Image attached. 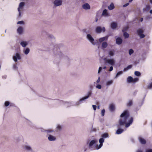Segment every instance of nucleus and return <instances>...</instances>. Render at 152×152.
Wrapping results in <instances>:
<instances>
[{"label": "nucleus", "mask_w": 152, "mask_h": 152, "mask_svg": "<svg viewBox=\"0 0 152 152\" xmlns=\"http://www.w3.org/2000/svg\"><path fill=\"white\" fill-rule=\"evenodd\" d=\"M18 10L19 12L18 16L19 17H20L21 16V10H20L19 9H18Z\"/></svg>", "instance_id": "nucleus-44"}, {"label": "nucleus", "mask_w": 152, "mask_h": 152, "mask_svg": "<svg viewBox=\"0 0 152 152\" xmlns=\"http://www.w3.org/2000/svg\"><path fill=\"white\" fill-rule=\"evenodd\" d=\"M108 137V134L107 133H104L102 135V137L103 138H107Z\"/></svg>", "instance_id": "nucleus-33"}, {"label": "nucleus", "mask_w": 152, "mask_h": 152, "mask_svg": "<svg viewBox=\"0 0 152 152\" xmlns=\"http://www.w3.org/2000/svg\"><path fill=\"white\" fill-rule=\"evenodd\" d=\"M83 8L86 10H89L90 9V6L88 4L85 3L82 5Z\"/></svg>", "instance_id": "nucleus-13"}, {"label": "nucleus", "mask_w": 152, "mask_h": 152, "mask_svg": "<svg viewBox=\"0 0 152 152\" xmlns=\"http://www.w3.org/2000/svg\"><path fill=\"white\" fill-rule=\"evenodd\" d=\"M102 70V67H99V69L98 71V73L99 74L101 72Z\"/></svg>", "instance_id": "nucleus-49"}, {"label": "nucleus", "mask_w": 152, "mask_h": 152, "mask_svg": "<svg viewBox=\"0 0 152 152\" xmlns=\"http://www.w3.org/2000/svg\"><path fill=\"white\" fill-rule=\"evenodd\" d=\"M115 52L114 49L110 50L108 51L109 55L110 57L113 56L115 55Z\"/></svg>", "instance_id": "nucleus-18"}, {"label": "nucleus", "mask_w": 152, "mask_h": 152, "mask_svg": "<svg viewBox=\"0 0 152 152\" xmlns=\"http://www.w3.org/2000/svg\"><path fill=\"white\" fill-rule=\"evenodd\" d=\"M129 116V114L128 111L127 110H125L123 113H122L120 117L121 118L119 121L118 125L119 126H124L125 124V127L126 128L129 127L130 125L132 123L133 121V118L132 117L130 119L128 123H126L127 120Z\"/></svg>", "instance_id": "nucleus-1"}, {"label": "nucleus", "mask_w": 152, "mask_h": 152, "mask_svg": "<svg viewBox=\"0 0 152 152\" xmlns=\"http://www.w3.org/2000/svg\"><path fill=\"white\" fill-rule=\"evenodd\" d=\"M62 4V0H55L53 2L54 7H56L61 6Z\"/></svg>", "instance_id": "nucleus-6"}, {"label": "nucleus", "mask_w": 152, "mask_h": 152, "mask_svg": "<svg viewBox=\"0 0 152 152\" xmlns=\"http://www.w3.org/2000/svg\"><path fill=\"white\" fill-rule=\"evenodd\" d=\"M138 140L140 143L142 144H145L146 143V140L141 137H138Z\"/></svg>", "instance_id": "nucleus-16"}, {"label": "nucleus", "mask_w": 152, "mask_h": 152, "mask_svg": "<svg viewBox=\"0 0 152 152\" xmlns=\"http://www.w3.org/2000/svg\"><path fill=\"white\" fill-rule=\"evenodd\" d=\"M134 53V50H133L132 49H131L129 50V55H131L132 53Z\"/></svg>", "instance_id": "nucleus-40"}, {"label": "nucleus", "mask_w": 152, "mask_h": 152, "mask_svg": "<svg viewBox=\"0 0 152 152\" xmlns=\"http://www.w3.org/2000/svg\"><path fill=\"white\" fill-rule=\"evenodd\" d=\"M103 144L102 143H100V144L99 146H97L96 147V149H99L102 146Z\"/></svg>", "instance_id": "nucleus-42"}, {"label": "nucleus", "mask_w": 152, "mask_h": 152, "mask_svg": "<svg viewBox=\"0 0 152 152\" xmlns=\"http://www.w3.org/2000/svg\"><path fill=\"white\" fill-rule=\"evenodd\" d=\"M123 73V72L122 71H120L118 72H117L116 75L115 77V78H117L118 76L119 75L122 74Z\"/></svg>", "instance_id": "nucleus-35"}, {"label": "nucleus", "mask_w": 152, "mask_h": 152, "mask_svg": "<svg viewBox=\"0 0 152 152\" xmlns=\"http://www.w3.org/2000/svg\"><path fill=\"white\" fill-rule=\"evenodd\" d=\"M62 126H61L59 124L57 125L56 128V131L57 132L58 131H60L62 129Z\"/></svg>", "instance_id": "nucleus-27"}, {"label": "nucleus", "mask_w": 152, "mask_h": 152, "mask_svg": "<svg viewBox=\"0 0 152 152\" xmlns=\"http://www.w3.org/2000/svg\"><path fill=\"white\" fill-rule=\"evenodd\" d=\"M92 107H93V109L94 110H96V105H92Z\"/></svg>", "instance_id": "nucleus-53"}, {"label": "nucleus", "mask_w": 152, "mask_h": 152, "mask_svg": "<svg viewBox=\"0 0 152 152\" xmlns=\"http://www.w3.org/2000/svg\"><path fill=\"white\" fill-rule=\"evenodd\" d=\"M117 23L115 22H113L111 23V28L113 29H115L117 26Z\"/></svg>", "instance_id": "nucleus-19"}, {"label": "nucleus", "mask_w": 152, "mask_h": 152, "mask_svg": "<svg viewBox=\"0 0 152 152\" xmlns=\"http://www.w3.org/2000/svg\"><path fill=\"white\" fill-rule=\"evenodd\" d=\"M132 104V100H130L129 102L127 103V105L128 106H131Z\"/></svg>", "instance_id": "nucleus-38"}, {"label": "nucleus", "mask_w": 152, "mask_h": 152, "mask_svg": "<svg viewBox=\"0 0 152 152\" xmlns=\"http://www.w3.org/2000/svg\"><path fill=\"white\" fill-rule=\"evenodd\" d=\"M138 80V78H134V79H133L132 82L135 83V82H136Z\"/></svg>", "instance_id": "nucleus-51"}, {"label": "nucleus", "mask_w": 152, "mask_h": 152, "mask_svg": "<svg viewBox=\"0 0 152 152\" xmlns=\"http://www.w3.org/2000/svg\"><path fill=\"white\" fill-rule=\"evenodd\" d=\"M149 12L151 14H152V10H150Z\"/></svg>", "instance_id": "nucleus-63"}, {"label": "nucleus", "mask_w": 152, "mask_h": 152, "mask_svg": "<svg viewBox=\"0 0 152 152\" xmlns=\"http://www.w3.org/2000/svg\"><path fill=\"white\" fill-rule=\"evenodd\" d=\"M23 31V28L22 27L19 26L17 29V32L19 35L22 34Z\"/></svg>", "instance_id": "nucleus-14"}, {"label": "nucleus", "mask_w": 152, "mask_h": 152, "mask_svg": "<svg viewBox=\"0 0 152 152\" xmlns=\"http://www.w3.org/2000/svg\"><path fill=\"white\" fill-rule=\"evenodd\" d=\"M108 9L110 10H112L115 8L114 4L113 3H111L110 5L108 6Z\"/></svg>", "instance_id": "nucleus-28"}, {"label": "nucleus", "mask_w": 152, "mask_h": 152, "mask_svg": "<svg viewBox=\"0 0 152 152\" xmlns=\"http://www.w3.org/2000/svg\"><path fill=\"white\" fill-rule=\"evenodd\" d=\"M140 37V38H142L145 37V35L144 34H141L139 35Z\"/></svg>", "instance_id": "nucleus-50"}, {"label": "nucleus", "mask_w": 152, "mask_h": 152, "mask_svg": "<svg viewBox=\"0 0 152 152\" xmlns=\"http://www.w3.org/2000/svg\"><path fill=\"white\" fill-rule=\"evenodd\" d=\"M24 24V23L23 21H18L17 23V24H20L23 25V24Z\"/></svg>", "instance_id": "nucleus-43"}, {"label": "nucleus", "mask_w": 152, "mask_h": 152, "mask_svg": "<svg viewBox=\"0 0 152 152\" xmlns=\"http://www.w3.org/2000/svg\"><path fill=\"white\" fill-rule=\"evenodd\" d=\"M47 36L48 38L51 39H55V37L52 34H47Z\"/></svg>", "instance_id": "nucleus-30"}, {"label": "nucleus", "mask_w": 152, "mask_h": 152, "mask_svg": "<svg viewBox=\"0 0 152 152\" xmlns=\"http://www.w3.org/2000/svg\"><path fill=\"white\" fill-rule=\"evenodd\" d=\"M128 29V27H125L122 30L123 32H125Z\"/></svg>", "instance_id": "nucleus-54"}, {"label": "nucleus", "mask_w": 152, "mask_h": 152, "mask_svg": "<svg viewBox=\"0 0 152 152\" xmlns=\"http://www.w3.org/2000/svg\"><path fill=\"white\" fill-rule=\"evenodd\" d=\"M96 142V141L95 140H91L89 143L88 148L89 149L92 150L93 149V145L95 144Z\"/></svg>", "instance_id": "nucleus-9"}, {"label": "nucleus", "mask_w": 152, "mask_h": 152, "mask_svg": "<svg viewBox=\"0 0 152 152\" xmlns=\"http://www.w3.org/2000/svg\"><path fill=\"white\" fill-rule=\"evenodd\" d=\"M108 38V36H106L105 37L101 38L99 39V41L100 42H102L105 40V39H107Z\"/></svg>", "instance_id": "nucleus-24"}, {"label": "nucleus", "mask_w": 152, "mask_h": 152, "mask_svg": "<svg viewBox=\"0 0 152 152\" xmlns=\"http://www.w3.org/2000/svg\"><path fill=\"white\" fill-rule=\"evenodd\" d=\"M108 46V44L106 42H104L102 43V48H105Z\"/></svg>", "instance_id": "nucleus-25"}, {"label": "nucleus", "mask_w": 152, "mask_h": 152, "mask_svg": "<svg viewBox=\"0 0 152 152\" xmlns=\"http://www.w3.org/2000/svg\"><path fill=\"white\" fill-rule=\"evenodd\" d=\"M124 131V130L123 129L119 128L117 130L116 133L118 134H120L122 133Z\"/></svg>", "instance_id": "nucleus-26"}, {"label": "nucleus", "mask_w": 152, "mask_h": 152, "mask_svg": "<svg viewBox=\"0 0 152 152\" xmlns=\"http://www.w3.org/2000/svg\"><path fill=\"white\" fill-rule=\"evenodd\" d=\"M20 44L22 47L25 48L28 45V42L27 41H22Z\"/></svg>", "instance_id": "nucleus-11"}, {"label": "nucleus", "mask_w": 152, "mask_h": 152, "mask_svg": "<svg viewBox=\"0 0 152 152\" xmlns=\"http://www.w3.org/2000/svg\"><path fill=\"white\" fill-rule=\"evenodd\" d=\"M54 54L55 56H57L60 58L62 59L67 62H70L71 60L70 58L61 52L59 48L54 49Z\"/></svg>", "instance_id": "nucleus-2"}, {"label": "nucleus", "mask_w": 152, "mask_h": 152, "mask_svg": "<svg viewBox=\"0 0 152 152\" xmlns=\"http://www.w3.org/2000/svg\"><path fill=\"white\" fill-rule=\"evenodd\" d=\"M10 104V102L8 101H6L4 103V105L6 107L8 106Z\"/></svg>", "instance_id": "nucleus-46"}, {"label": "nucleus", "mask_w": 152, "mask_h": 152, "mask_svg": "<svg viewBox=\"0 0 152 152\" xmlns=\"http://www.w3.org/2000/svg\"><path fill=\"white\" fill-rule=\"evenodd\" d=\"M124 36L125 38H127L129 37V34L126 32H124Z\"/></svg>", "instance_id": "nucleus-36"}, {"label": "nucleus", "mask_w": 152, "mask_h": 152, "mask_svg": "<svg viewBox=\"0 0 152 152\" xmlns=\"http://www.w3.org/2000/svg\"><path fill=\"white\" fill-rule=\"evenodd\" d=\"M145 152H152V149H147L146 150Z\"/></svg>", "instance_id": "nucleus-55"}, {"label": "nucleus", "mask_w": 152, "mask_h": 152, "mask_svg": "<svg viewBox=\"0 0 152 152\" xmlns=\"http://www.w3.org/2000/svg\"><path fill=\"white\" fill-rule=\"evenodd\" d=\"M134 74L135 75L137 76H140L141 75L140 73L138 71H135L134 72Z\"/></svg>", "instance_id": "nucleus-37"}, {"label": "nucleus", "mask_w": 152, "mask_h": 152, "mask_svg": "<svg viewBox=\"0 0 152 152\" xmlns=\"http://www.w3.org/2000/svg\"><path fill=\"white\" fill-rule=\"evenodd\" d=\"M48 139L49 141H54L56 140V137L50 134L49 133H48Z\"/></svg>", "instance_id": "nucleus-10"}, {"label": "nucleus", "mask_w": 152, "mask_h": 152, "mask_svg": "<svg viewBox=\"0 0 152 152\" xmlns=\"http://www.w3.org/2000/svg\"><path fill=\"white\" fill-rule=\"evenodd\" d=\"M25 5V3L24 2H22L20 3L19 4V7L18 9H23V6Z\"/></svg>", "instance_id": "nucleus-23"}, {"label": "nucleus", "mask_w": 152, "mask_h": 152, "mask_svg": "<svg viewBox=\"0 0 152 152\" xmlns=\"http://www.w3.org/2000/svg\"><path fill=\"white\" fill-rule=\"evenodd\" d=\"M136 152H142V150L140 149H138L136 151Z\"/></svg>", "instance_id": "nucleus-59"}, {"label": "nucleus", "mask_w": 152, "mask_h": 152, "mask_svg": "<svg viewBox=\"0 0 152 152\" xmlns=\"http://www.w3.org/2000/svg\"><path fill=\"white\" fill-rule=\"evenodd\" d=\"M122 42V39L120 37H118L116 39V43L118 45H121Z\"/></svg>", "instance_id": "nucleus-17"}, {"label": "nucleus", "mask_w": 152, "mask_h": 152, "mask_svg": "<svg viewBox=\"0 0 152 152\" xmlns=\"http://www.w3.org/2000/svg\"><path fill=\"white\" fill-rule=\"evenodd\" d=\"M13 68L14 69L16 70L17 69L18 67L16 64H14L13 65Z\"/></svg>", "instance_id": "nucleus-47"}, {"label": "nucleus", "mask_w": 152, "mask_h": 152, "mask_svg": "<svg viewBox=\"0 0 152 152\" xmlns=\"http://www.w3.org/2000/svg\"><path fill=\"white\" fill-rule=\"evenodd\" d=\"M100 80V77H98V79L96 81V83H99V82Z\"/></svg>", "instance_id": "nucleus-56"}, {"label": "nucleus", "mask_w": 152, "mask_h": 152, "mask_svg": "<svg viewBox=\"0 0 152 152\" xmlns=\"http://www.w3.org/2000/svg\"><path fill=\"white\" fill-rule=\"evenodd\" d=\"M102 15L105 17H107L109 15V13L107 12V10L106 9H104L103 10Z\"/></svg>", "instance_id": "nucleus-21"}, {"label": "nucleus", "mask_w": 152, "mask_h": 152, "mask_svg": "<svg viewBox=\"0 0 152 152\" xmlns=\"http://www.w3.org/2000/svg\"><path fill=\"white\" fill-rule=\"evenodd\" d=\"M129 3H126L125 4H124V5H123V7H126V6H128L129 5Z\"/></svg>", "instance_id": "nucleus-58"}, {"label": "nucleus", "mask_w": 152, "mask_h": 152, "mask_svg": "<svg viewBox=\"0 0 152 152\" xmlns=\"http://www.w3.org/2000/svg\"><path fill=\"white\" fill-rule=\"evenodd\" d=\"M92 94V91H88L86 95L80 99L78 101L76 102L75 105L77 106L79 105L80 104L82 103L83 101H84L86 99L88 98Z\"/></svg>", "instance_id": "nucleus-3"}, {"label": "nucleus", "mask_w": 152, "mask_h": 152, "mask_svg": "<svg viewBox=\"0 0 152 152\" xmlns=\"http://www.w3.org/2000/svg\"><path fill=\"white\" fill-rule=\"evenodd\" d=\"M105 110L104 109L102 110L101 111V115L102 116H103L104 115Z\"/></svg>", "instance_id": "nucleus-45"}, {"label": "nucleus", "mask_w": 152, "mask_h": 152, "mask_svg": "<svg viewBox=\"0 0 152 152\" xmlns=\"http://www.w3.org/2000/svg\"><path fill=\"white\" fill-rule=\"evenodd\" d=\"M30 51V49L28 48H26L23 50V52L26 55H28Z\"/></svg>", "instance_id": "nucleus-22"}, {"label": "nucleus", "mask_w": 152, "mask_h": 152, "mask_svg": "<svg viewBox=\"0 0 152 152\" xmlns=\"http://www.w3.org/2000/svg\"><path fill=\"white\" fill-rule=\"evenodd\" d=\"M113 67L112 66L110 67L109 71L110 72L111 71L113 70Z\"/></svg>", "instance_id": "nucleus-57"}, {"label": "nucleus", "mask_w": 152, "mask_h": 152, "mask_svg": "<svg viewBox=\"0 0 152 152\" xmlns=\"http://www.w3.org/2000/svg\"><path fill=\"white\" fill-rule=\"evenodd\" d=\"M6 75H4L2 76V77L3 79H5L6 78Z\"/></svg>", "instance_id": "nucleus-60"}, {"label": "nucleus", "mask_w": 152, "mask_h": 152, "mask_svg": "<svg viewBox=\"0 0 152 152\" xmlns=\"http://www.w3.org/2000/svg\"><path fill=\"white\" fill-rule=\"evenodd\" d=\"M65 104L66 106L68 107L72 105V103L69 102H65Z\"/></svg>", "instance_id": "nucleus-39"}, {"label": "nucleus", "mask_w": 152, "mask_h": 152, "mask_svg": "<svg viewBox=\"0 0 152 152\" xmlns=\"http://www.w3.org/2000/svg\"><path fill=\"white\" fill-rule=\"evenodd\" d=\"M24 148L27 151L29 152L32 151L31 147L29 145H26L24 146Z\"/></svg>", "instance_id": "nucleus-15"}, {"label": "nucleus", "mask_w": 152, "mask_h": 152, "mask_svg": "<svg viewBox=\"0 0 152 152\" xmlns=\"http://www.w3.org/2000/svg\"><path fill=\"white\" fill-rule=\"evenodd\" d=\"M12 58L13 59L15 62L18 61V59L20 60L21 59L20 54L19 53H16L15 55L13 56Z\"/></svg>", "instance_id": "nucleus-8"}, {"label": "nucleus", "mask_w": 152, "mask_h": 152, "mask_svg": "<svg viewBox=\"0 0 152 152\" xmlns=\"http://www.w3.org/2000/svg\"><path fill=\"white\" fill-rule=\"evenodd\" d=\"M41 131L42 132H47L48 133H48H52V132H54V131L52 129H48L47 130H45L44 129H41Z\"/></svg>", "instance_id": "nucleus-12"}, {"label": "nucleus", "mask_w": 152, "mask_h": 152, "mask_svg": "<svg viewBox=\"0 0 152 152\" xmlns=\"http://www.w3.org/2000/svg\"><path fill=\"white\" fill-rule=\"evenodd\" d=\"M84 32L86 33V39L89 42L93 45H95L96 42L94 41V39L92 37L91 35L89 33V31L86 29L84 30Z\"/></svg>", "instance_id": "nucleus-4"}, {"label": "nucleus", "mask_w": 152, "mask_h": 152, "mask_svg": "<svg viewBox=\"0 0 152 152\" xmlns=\"http://www.w3.org/2000/svg\"><path fill=\"white\" fill-rule=\"evenodd\" d=\"M104 141V139L102 137L100 138L99 140V142L100 143H102Z\"/></svg>", "instance_id": "nucleus-41"}, {"label": "nucleus", "mask_w": 152, "mask_h": 152, "mask_svg": "<svg viewBox=\"0 0 152 152\" xmlns=\"http://www.w3.org/2000/svg\"><path fill=\"white\" fill-rule=\"evenodd\" d=\"M103 121H104V120H103V119H101L100 120V121L101 122H103Z\"/></svg>", "instance_id": "nucleus-62"}, {"label": "nucleus", "mask_w": 152, "mask_h": 152, "mask_svg": "<svg viewBox=\"0 0 152 152\" xmlns=\"http://www.w3.org/2000/svg\"><path fill=\"white\" fill-rule=\"evenodd\" d=\"M104 60L105 65H110L111 66H113L115 64V61L113 59H107L106 58H104Z\"/></svg>", "instance_id": "nucleus-5"}, {"label": "nucleus", "mask_w": 152, "mask_h": 152, "mask_svg": "<svg viewBox=\"0 0 152 152\" xmlns=\"http://www.w3.org/2000/svg\"><path fill=\"white\" fill-rule=\"evenodd\" d=\"M58 102H59L60 103H63V102L62 101H60V100H58Z\"/></svg>", "instance_id": "nucleus-64"}, {"label": "nucleus", "mask_w": 152, "mask_h": 152, "mask_svg": "<svg viewBox=\"0 0 152 152\" xmlns=\"http://www.w3.org/2000/svg\"><path fill=\"white\" fill-rule=\"evenodd\" d=\"M132 67V66L131 65H129L127 67L125 68L124 69L123 71L124 72L126 71L129 69L131 68Z\"/></svg>", "instance_id": "nucleus-31"}, {"label": "nucleus", "mask_w": 152, "mask_h": 152, "mask_svg": "<svg viewBox=\"0 0 152 152\" xmlns=\"http://www.w3.org/2000/svg\"><path fill=\"white\" fill-rule=\"evenodd\" d=\"M148 88L149 89L152 88V83H151L148 86Z\"/></svg>", "instance_id": "nucleus-52"}, {"label": "nucleus", "mask_w": 152, "mask_h": 152, "mask_svg": "<svg viewBox=\"0 0 152 152\" xmlns=\"http://www.w3.org/2000/svg\"><path fill=\"white\" fill-rule=\"evenodd\" d=\"M113 80H111L107 81L106 83V86H109L110 85L113 83Z\"/></svg>", "instance_id": "nucleus-29"}, {"label": "nucleus", "mask_w": 152, "mask_h": 152, "mask_svg": "<svg viewBox=\"0 0 152 152\" xmlns=\"http://www.w3.org/2000/svg\"><path fill=\"white\" fill-rule=\"evenodd\" d=\"M96 88L99 89H100L102 88V86L100 84H98L96 86Z\"/></svg>", "instance_id": "nucleus-48"}, {"label": "nucleus", "mask_w": 152, "mask_h": 152, "mask_svg": "<svg viewBox=\"0 0 152 152\" xmlns=\"http://www.w3.org/2000/svg\"><path fill=\"white\" fill-rule=\"evenodd\" d=\"M95 31L96 33H99L102 32H105V28L104 27H103L102 28L101 27L98 26L96 28Z\"/></svg>", "instance_id": "nucleus-7"}, {"label": "nucleus", "mask_w": 152, "mask_h": 152, "mask_svg": "<svg viewBox=\"0 0 152 152\" xmlns=\"http://www.w3.org/2000/svg\"><path fill=\"white\" fill-rule=\"evenodd\" d=\"M143 33V31L141 29H139L137 30V33L138 35L142 34Z\"/></svg>", "instance_id": "nucleus-34"}, {"label": "nucleus", "mask_w": 152, "mask_h": 152, "mask_svg": "<svg viewBox=\"0 0 152 152\" xmlns=\"http://www.w3.org/2000/svg\"><path fill=\"white\" fill-rule=\"evenodd\" d=\"M109 109L110 111L111 112L113 111L115 109V106L113 104H110L109 105Z\"/></svg>", "instance_id": "nucleus-20"}, {"label": "nucleus", "mask_w": 152, "mask_h": 152, "mask_svg": "<svg viewBox=\"0 0 152 152\" xmlns=\"http://www.w3.org/2000/svg\"><path fill=\"white\" fill-rule=\"evenodd\" d=\"M133 78L131 76L127 78V81L128 83H131L132 82Z\"/></svg>", "instance_id": "nucleus-32"}, {"label": "nucleus", "mask_w": 152, "mask_h": 152, "mask_svg": "<svg viewBox=\"0 0 152 152\" xmlns=\"http://www.w3.org/2000/svg\"><path fill=\"white\" fill-rule=\"evenodd\" d=\"M143 20V18H140V21L142 22V21Z\"/></svg>", "instance_id": "nucleus-61"}]
</instances>
